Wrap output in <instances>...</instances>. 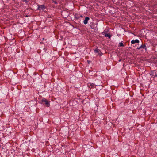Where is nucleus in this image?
I'll use <instances>...</instances> for the list:
<instances>
[{"label":"nucleus","instance_id":"1","mask_svg":"<svg viewBox=\"0 0 157 157\" xmlns=\"http://www.w3.org/2000/svg\"><path fill=\"white\" fill-rule=\"evenodd\" d=\"M41 103L44 106L49 107L50 105L49 102L45 99H42L40 101Z\"/></svg>","mask_w":157,"mask_h":157},{"label":"nucleus","instance_id":"2","mask_svg":"<svg viewBox=\"0 0 157 157\" xmlns=\"http://www.w3.org/2000/svg\"><path fill=\"white\" fill-rule=\"evenodd\" d=\"M84 17L85 20H89V18L88 17H85L84 16ZM83 17L82 15L79 14H78L75 17V18L76 19H80V18L81 19H84V18Z\"/></svg>","mask_w":157,"mask_h":157},{"label":"nucleus","instance_id":"3","mask_svg":"<svg viewBox=\"0 0 157 157\" xmlns=\"http://www.w3.org/2000/svg\"><path fill=\"white\" fill-rule=\"evenodd\" d=\"M45 8V7L44 5H38L37 9L40 11H44Z\"/></svg>","mask_w":157,"mask_h":157},{"label":"nucleus","instance_id":"4","mask_svg":"<svg viewBox=\"0 0 157 157\" xmlns=\"http://www.w3.org/2000/svg\"><path fill=\"white\" fill-rule=\"evenodd\" d=\"M137 49H140L141 48L142 49H146V47L145 45L144 44H142L140 47L137 48Z\"/></svg>","mask_w":157,"mask_h":157},{"label":"nucleus","instance_id":"5","mask_svg":"<svg viewBox=\"0 0 157 157\" xmlns=\"http://www.w3.org/2000/svg\"><path fill=\"white\" fill-rule=\"evenodd\" d=\"M139 40L137 39H136L135 40H133L131 41V43L132 44H134L136 43H139Z\"/></svg>","mask_w":157,"mask_h":157},{"label":"nucleus","instance_id":"6","mask_svg":"<svg viewBox=\"0 0 157 157\" xmlns=\"http://www.w3.org/2000/svg\"><path fill=\"white\" fill-rule=\"evenodd\" d=\"M95 86V85L93 83H90V84L89 85V87L90 88V86H91V88H93Z\"/></svg>","mask_w":157,"mask_h":157},{"label":"nucleus","instance_id":"7","mask_svg":"<svg viewBox=\"0 0 157 157\" xmlns=\"http://www.w3.org/2000/svg\"><path fill=\"white\" fill-rule=\"evenodd\" d=\"M105 37H108L109 38H110L111 36L110 34L109 33H108V34H105Z\"/></svg>","mask_w":157,"mask_h":157},{"label":"nucleus","instance_id":"8","mask_svg":"<svg viewBox=\"0 0 157 157\" xmlns=\"http://www.w3.org/2000/svg\"><path fill=\"white\" fill-rule=\"evenodd\" d=\"M99 50L97 48H96L94 50V52L96 53H98L99 52Z\"/></svg>","mask_w":157,"mask_h":157},{"label":"nucleus","instance_id":"9","mask_svg":"<svg viewBox=\"0 0 157 157\" xmlns=\"http://www.w3.org/2000/svg\"><path fill=\"white\" fill-rule=\"evenodd\" d=\"M119 46L120 47H122L124 46V45L121 42L119 43Z\"/></svg>","mask_w":157,"mask_h":157},{"label":"nucleus","instance_id":"10","mask_svg":"<svg viewBox=\"0 0 157 157\" xmlns=\"http://www.w3.org/2000/svg\"><path fill=\"white\" fill-rule=\"evenodd\" d=\"M88 20H84V23L85 24H87Z\"/></svg>","mask_w":157,"mask_h":157},{"label":"nucleus","instance_id":"11","mask_svg":"<svg viewBox=\"0 0 157 157\" xmlns=\"http://www.w3.org/2000/svg\"><path fill=\"white\" fill-rule=\"evenodd\" d=\"M53 2H54L55 4H57V2L53 0Z\"/></svg>","mask_w":157,"mask_h":157},{"label":"nucleus","instance_id":"12","mask_svg":"<svg viewBox=\"0 0 157 157\" xmlns=\"http://www.w3.org/2000/svg\"><path fill=\"white\" fill-rule=\"evenodd\" d=\"M44 38H43V40H44Z\"/></svg>","mask_w":157,"mask_h":157}]
</instances>
